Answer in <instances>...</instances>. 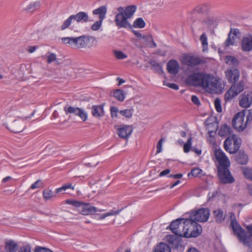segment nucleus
<instances>
[{
    "mask_svg": "<svg viewBox=\"0 0 252 252\" xmlns=\"http://www.w3.org/2000/svg\"><path fill=\"white\" fill-rule=\"evenodd\" d=\"M186 82L190 86L202 87L206 92L212 94L219 93L223 89L220 80L204 73L196 72L190 74Z\"/></svg>",
    "mask_w": 252,
    "mask_h": 252,
    "instance_id": "obj_1",
    "label": "nucleus"
},
{
    "mask_svg": "<svg viewBox=\"0 0 252 252\" xmlns=\"http://www.w3.org/2000/svg\"><path fill=\"white\" fill-rule=\"evenodd\" d=\"M230 214V227L239 241L245 246L251 247L252 243V225L246 226L248 231H246L239 224L236 219L235 215L231 212Z\"/></svg>",
    "mask_w": 252,
    "mask_h": 252,
    "instance_id": "obj_2",
    "label": "nucleus"
},
{
    "mask_svg": "<svg viewBox=\"0 0 252 252\" xmlns=\"http://www.w3.org/2000/svg\"><path fill=\"white\" fill-rule=\"evenodd\" d=\"M62 42L65 44H69L71 47L77 49L91 48L96 47L97 41L93 36L84 35L76 37H66L62 38Z\"/></svg>",
    "mask_w": 252,
    "mask_h": 252,
    "instance_id": "obj_3",
    "label": "nucleus"
},
{
    "mask_svg": "<svg viewBox=\"0 0 252 252\" xmlns=\"http://www.w3.org/2000/svg\"><path fill=\"white\" fill-rule=\"evenodd\" d=\"M136 10L135 5H129L126 7L120 6L117 8L118 13L116 15L115 22L119 28H131L128 19L131 18Z\"/></svg>",
    "mask_w": 252,
    "mask_h": 252,
    "instance_id": "obj_4",
    "label": "nucleus"
},
{
    "mask_svg": "<svg viewBox=\"0 0 252 252\" xmlns=\"http://www.w3.org/2000/svg\"><path fill=\"white\" fill-rule=\"evenodd\" d=\"M252 120L251 109L244 110L236 113L232 121L233 127L238 131H243L249 122Z\"/></svg>",
    "mask_w": 252,
    "mask_h": 252,
    "instance_id": "obj_5",
    "label": "nucleus"
},
{
    "mask_svg": "<svg viewBox=\"0 0 252 252\" xmlns=\"http://www.w3.org/2000/svg\"><path fill=\"white\" fill-rule=\"evenodd\" d=\"M241 144V139L236 135L233 134L228 137L224 141L225 150L231 154L236 153Z\"/></svg>",
    "mask_w": 252,
    "mask_h": 252,
    "instance_id": "obj_6",
    "label": "nucleus"
},
{
    "mask_svg": "<svg viewBox=\"0 0 252 252\" xmlns=\"http://www.w3.org/2000/svg\"><path fill=\"white\" fill-rule=\"evenodd\" d=\"M210 212L209 209L201 208L196 211L190 213L189 218L194 221L205 222L209 217Z\"/></svg>",
    "mask_w": 252,
    "mask_h": 252,
    "instance_id": "obj_7",
    "label": "nucleus"
},
{
    "mask_svg": "<svg viewBox=\"0 0 252 252\" xmlns=\"http://www.w3.org/2000/svg\"><path fill=\"white\" fill-rule=\"evenodd\" d=\"M233 83V84L225 94V99L227 100H231L244 90V83L243 81H241L237 83H235V82Z\"/></svg>",
    "mask_w": 252,
    "mask_h": 252,
    "instance_id": "obj_8",
    "label": "nucleus"
},
{
    "mask_svg": "<svg viewBox=\"0 0 252 252\" xmlns=\"http://www.w3.org/2000/svg\"><path fill=\"white\" fill-rule=\"evenodd\" d=\"M182 63L188 66L193 67L204 63V61L200 57L192 55H185L181 60Z\"/></svg>",
    "mask_w": 252,
    "mask_h": 252,
    "instance_id": "obj_9",
    "label": "nucleus"
},
{
    "mask_svg": "<svg viewBox=\"0 0 252 252\" xmlns=\"http://www.w3.org/2000/svg\"><path fill=\"white\" fill-rule=\"evenodd\" d=\"M216 159L218 162V169L229 167L230 161L225 153L220 149H216L215 151Z\"/></svg>",
    "mask_w": 252,
    "mask_h": 252,
    "instance_id": "obj_10",
    "label": "nucleus"
},
{
    "mask_svg": "<svg viewBox=\"0 0 252 252\" xmlns=\"http://www.w3.org/2000/svg\"><path fill=\"white\" fill-rule=\"evenodd\" d=\"M64 110L65 113L73 114L80 118L83 121H86L88 118V115L84 109L77 107L65 106L64 107Z\"/></svg>",
    "mask_w": 252,
    "mask_h": 252,
    "instance_id": "obj_11",
    "label": "nucleus"
},
{
    "mask_svg": "<svg viewBox=\"0 0 252 252\" xmlns=\"http://www.w3.org/2000/svg\"><path fill=\"white\" fill-rule=\"evenodd\" d=\"M218 177L223 184H231L234 182V179L231 175L228 167L218 169Z\"/></svg>",
    "mask_w": 252,
    "mask_h": 252,
    "instance_id": "obj_12",
    "label": "nucleus"
},
{
    "mask_svg": "<svg viewBox=\"0 0 252 252\" xmlns=\"http://www.w3.org/2000/svg\"><path fill=\"white\" fill-rule=\"evenodd\" d=\"M27 119V117L23 118L20 120H15L10 123L7 128L10 131L14 133H18L22 131L25 128L26 125L24 121Z\"/></svg>",
    "mask_w": 252,
    "mask_h": 252,
    "instance_id": "obj_13",
    "label": "nucleus"
},
{
    "mask_svg": "<svg viewBox=\"0 0 252 252\" xmlns=\"http://www.w3.org/2000/svg\"><path fill=\"white\" fill-rule=\"evenodd\" d=\"M137 46L139 47L144 48L147 46L151 48H156L157 44L153 40V38L150 34L143 35L142 38L136 40Z\"/></svg>",
    "mask_w": 252,
    "mask_h": 252,
    "instance_id": "obj_14",
    "label": "nucleus"
},
{
    "mask_svg": "<svg viewBox=\"0 0 252 252\" xmlns=\"http://www.w3.org/2000/svg\"><path fill=\"white\" fill-rule=\"evenodd\" d=\"M194 221L192 220L189 218V219H185L184 221L183 222L182 229L181 230V235L180 237H184L186 238H190L191 234V230L194 228L193 222Z\"/></svg>",
    "mask_w": 252,
    "mask_h": 252,
    "instance_id": "obj_15",
    "label": "nucleus"
},
{
    "mask_svg": "<svg viewBox=\"0 0 252 252\" xmlns=\"http://www.w3.org/2000/svg\"><path fill=\"white\" fill-rule=\"evenodd\" d=\"M184 219H178L171 222L170 225L167 227L169 228L172 232L177 236H180L181 235V229L182 228L183 222L184 221Z\"/></svg>",
    "mask_w": 252,
    "mask_h": 252,
    "instance_id": "obj_16",
    "label": "nucleus"
},
{
    "mask_svg": "<svg viewBox=\"0 0 252 252\" xmlns=\"http://www.w3.org/2000/svg\"><path fill=\"white\" fill-rule=\"evenodd\" d=\"M80 213L83 215H89L95 214L97 211L102 212L104 210H98L97 208L89 204L82 202L80 206Z\"/></svg>",
    "mask_w": 252,
    "mask_h": 252,
    "instance_id": "obj_17",
    "label": "nucleus"
},
{
    "mask_svg": "<svg viewBox=\"0 0 252 252\" xmlns=\"http://www.w3.org/2000/svg\"><path fill=\"white\" fill-rule=\"evenodd\" d=\"M166 241L172 249H179L183 246L181 239L176 236L167 235L166 237Z\"/></svg>",
    "mask_w": 252,
    "mask_h": 252,
    "instance_id": "obj_18",
    "label": "nucleus"
},
{
    "mask_svg": "<svg viewBox=\"0 0 252 252\" xmlns=\"http://www.w3.org/2000/svg\"><path fill=\"white\" fill-rule=\"evenodd\" d=\"M225 73L226 78L230 83L236 82L240 77L239 71L236 68L227 69Z\"/></svg>",
    "mask_w": 252,
    "mask_h": 252,
    "instance_id": "obj_19",
    "label": "nucleus"
},
{
    "mask_svg": "<svg viewBox=\"0 0 252 252\" xmlns=\"http://www.w3.org/2000/svg\"><path fill=\"white\" fill-rule=\"evenodd\" d=\"M241 48L244 52H249L252 50V35H245L241 41Z\"/></svg>",
    "mask_w": 252,
    "mask_h": 252,
    "instance_id": "obj_20",
    "label": "nucleus"
},
{
    "mask_svg": "<svg viewBox=\"0 0 252 252\" xmlns=\"http://www.w3.org/2000/svg\"><path fill=\"white\" fill-rule=\"evenodd\" d=\"M133 129L130 126H123L119 128L117 130V134L122 138L126 139L130 136Z\"/></svg>",
    "mask_w": 252,
    "mask_h": 252,
    "instance_id": "obj_21",
    "label": "nucleus"
},
{
    "mask_svg": "<svg viewBox=\"0 0 252 252\" xmlns=\"http://www.w3.org/2000/svg\"><path fill=\"white\" fill-rule=\"evenodd\" d=\"M179 63L175 60H171L167 63V70L170 74H176L179 71Z\"/></svg>",
    "mask_w": 252,
    "mask_h": 252,
    "instance_id": "obj_22",
    "label": "nucleus"
},
{
    "mask_svg": "<svg viewBox=\"0 0 252 252\" xmlns=\"http://www.w3.org/2000/svg\"><path fill=\"white\" fill-rule=\"evenodd\" d=\"M18 248V244L12 240H6L4 249L6 252H16Z\"/></svg>",
    "mask_w": 252,
    "mask_h": 252,
    "instance_id": "obj_23",
    "label": "nucleus"
},
{
    "mask_svg": "<svg viewBox=\"0 0 252 252\" xmlns=\"http://www.w3.org/2000/svg\"><path fill=\"white\" fill-rule=\"evenodd\" d=\"M252 103V96L250 94H243L241 96L239 104L243 107L247 108L251 106Z\"/></svg>",
    "mask_w": 252,
    "mask_h": 252,
    "instance_id": "obj_24",
    "label": "nucleus"
},
{
    "mask_svg": "<svg viewBox=\"0 0 252 252\" xmlns=\"http://www.w3.org/2000/svg\"><path fill=\"white\" fill-rule=\"evenodd\" d=\"M92 114L96 118L101 117L104 115L103 106L102 105H95L92 107Z\"/></svg>",
    "mask_w": 252,
    "mask_h": 252,
    "instance_id": "obj_25",
    "label": "nucleus"
},
{
    "mask_svg": "<svg viewBox=\"0 0 252 252\" xmlns=\"http://www.w3.org/2000/svg\"><path fill=\"white\" fill-rule=\"evenodd\" d=\"M215 221L219 223H222L224 221L225 218V215L224 214L223 211L221 209H217L213 212Z\"/></svg>",
    "mask_w": 252,
    "mask_h": 252,
    "instance_id": "obj_26",
    "label": "nucleus"
},
{
    "mask_svg": "<svg viewBox=\"0 0 252 252\" xmlns=\"http://www.w3.org/2000/svg\"><path fill=\"white\" fill-rule=\"evenodd\" d=\"M107 7L105 5H102L93 11V14L94 15H98L99 20L101 21H103L105 19Z\"/></svg>",
    "mask_w": 252,
    "mask_h": 252,
    "instance_id": "obj_27",
    "label": "nucleus"
},
{
    "mask_svg": "<svg viewBox=\"0 0 252 252\" xmlns=\"http://www.w3.org/2000/svg\"><path fill=\"white\" fill-rule=\"evenodd\" d=\"M72 16L74 20L76 21L78 23H86L89 20V16L85 12H80L76 14L72 15Z\"/></svg>",
    "mask_w": 252,
    "mask_h": 252,
    "instance_id": "obj_28",
    "label": "nucleus"
},
{
    "mask_svg": "<svg viewBox=\"0 0 252 252\" xmlns=\"http://www.w3.org/2000/svg\"><path fill=\"white\" fill-rule=\"evenodd\" d=\"M154 252H171V248L168 245L161 242L156 246Z\"/></svg>",
    "mask_w": 252,
    "mask_h": 252,
    "instance_id": "obj_29",
    "label": "nucleus"
},
{
    "mask_svg": "<svg viewBox=\"0 0 252 252\" xmlns=\"http://www.w3.org/2000/svg\"><path fill=\"white\" fill-rule=\"evenodd\" d=\"M231 132V128L227 125H222L219 130V135L220 136H226L230 135Z\"/></svg>",
    "mask_w": 252,
    "mask_h": 252,
    "instance_id": "obj_30",
    "label": "nucleus"
},
{
    "mask_svg": "<svg viewBox=\"0 0 252 252\" xmlns=\"http://www.w3.org/2000/svg\"><path fill=\"white\" fill-rule=\"evenodd\" d=\"M193 224L194 225V228L192 229V230H191V234L189 236H191V237H196L201 234L202 228L201 226L196 221H194Z\"/></svg>",
    "mask_w": 252,
    "mask_h": 252,
    "instance_id": "obj_31",
    "label": "nucleus"
},
{
    "mask_svg": "<svg viewBox=\"0 0 252 252\" xmlns=\"http://www.w3.org/2000/svg\"><path fill=\"white\" fill-rule=\"evenodd\" d=\"M236 161L241 164H245L248 162V158L244 153L240 152L236 157Z\"/></svg>",
    "mask_w": 252,
    "mask_h": 252,
    "instance_id": "obj_32",
    "label": "nucleus"
},
{
    "mask_svg": "<svg viewBox=\"0 0 252 252\" xmlns=\"http://www.w3.org/2000/svg\"><path fill=\"white\" fill-rule=\"evenodd\" d=\"M113 96L119 101H123L125 99V94L124 92L120 90L117 89L113 92Z\"/></svg>",
    "mask_w": 252,
    "mask_h": 252,
    "instance_id": "obj_33",
    "label": "nucleus"
},
{
    "mask_svg": "<svg viewBox=\"0 0 252 252\" xmlns=\"http://www.w3.org/2000/svg\"><path fill=\"white\" fill-rule=\"evenodd\" d=\"M209 6L207 4H202L197 5L194 11L200 13H205L209 9Z\"/></svg>",
    "mask_w": 252,
    "mask_h": 252,
    "instance_id": "obj_34",
    "label": "nucleus"
},
{
    "mask_svg": "<svg viewBox=\"0 0 252 252\" xmlns=\"http://www.w3.org/2000/svg\"><path fill=\"white\" fill-rule=\"evenodd\" d=\"M200 41L203 47V51H205L208 49V44L207 42V36L205 33H203L200 37Z\"/></svg>",
    "mask_w": 252,
    "mask_h": 252,
    "instance_id": "obj_35",
    "label": "nucleus"
},
{
    "mask_svg": "<svg viewBox=\"0 0 252 252\" xmlns=\"http://www.w3.org/2000/svg\"><path fill=\"white\" fill-rule=\"evenodd\" d=\"M236 41V37L235 36H232V30L230 31L228 34V36L224 42L225 46L229 47L233 45Z\"/></svg>",
    "mask_w": 252,
    "mask_h": 252,
    "instance_id": "obj_36",
    "label": "nucleus"
},
{
    "mask_svg": "<svg viewBox=\"0 0 252 252\" xmlns=\"http://www.w3.org/2000/svg\"><path fill=\"white\" fill-rule=\"evenodd\" d=\"M150 64L153 68V69L156 71L160 73L162 72L163 70L162 69V67L159 63H157L156 61L154 60H152L149 62Z\"/></svg>",
    "mask_w": 252,
    "mask_h": 252,
    "instance_id": "obj_37",
    "label": "nucleus"
},
{
    "mask_svg": "<svg viewBox=\"0 0 252 252\" xmlns=\"http://www.w3.org/2000/svg\"><path fill=\"white\" fill-rule=\"evenodd\" d=\"M73 20H74V19L71 15L63 22V24L61 27V29L63 31L68 28L71 25Z\"/></svg>",
    "mask_w": 252,
    "mask_h": 252,
    "instance_id": "obj_38",
    "label": "nucleus"
},
{
    "mask_svg": "<svg viewBox=\"0 0 252 252\" xmlns=\"http://www.w3.org/2000/svg\"><path fill=\"white\" fill-rule=\"evenodd\" d=\"M145 26V23L142 18H138L134 22L133 27L135 28H143Z\"/></svg>",
    "mask_w": 252,
    "mask_h": 252,
    "instance_id": "obj_39",
    "label": "nucleus"
},
{
    "mask_svg": "<svg viewBox=\"0 0 252 252\" xmlns=\"http://www.w3.org/2000/svg\"><path fill=\"white\" fill-rule=\"evenodd\" d=\"M207 141L212 145H215L216 142L215 132L213 131H209L207 134Z\"/></svg>",
    "mask_w": 252,
    "mask_h": 252,
    "instance_id": "obj_40",
    "label": "nucleus"
},
{
    "mask_svg": "<svg viewBox=\"0 0 252 252\" xmlns=\"http://www.w3.org/2000/svg\"><path fill=\"white\" fill-rule=\"evenodd\" d=\"M243 173L245 177L249 180H252V171L251 169L247 167H243L242 168Z\"/></svg>",
    "mask_w": 252,
    "mask_h": 252,
    "instance_id": "obj_41",
    "label": "nucleus"
},
{
    "mask_svg": "<svg viewBox=\"0 0 252 252\" xmlns=\"http://www.w3.org/2000/svg\"><path fill=\"white\" fill-rule=\"evenodd\" d=\"M133 110L130 109H125L123 110L120 111L119 113L123 116L127 118H130L132 116Z\"/></svg>",
    "mask_w": 252,
    "mask_h": 252,
    "instance_id": "obj_42",
    "label": "nucleus"
},
{
    "mask_svg": "<svg viewBox=\"0 0 252 252\" xmlns=\"http://www.w3.org/2000/svg\"><path fill=\"white\" fill-rule=\"evenodd\" d=\"M43 198L46 200H49L53 197V192L49 189H45L43 191Z\"/></svg>",
    "mask_w": 252,
    "mask_h": 252,
    "instance_id": "obj_43",
    "label": "nucleus"
},
{
    "mask_svg": "<svg viewBox=\"0 0 252 252\" xmlns=\"http://www.w3.org/2000/svg\"><path fill=\"white\" fill-rule=\"evenodd\" d=\"M45 56L47 59V62L48 63H52L57 59L56 55L53 53L48 52Z\"/></svg>",
    "mask_w": 252,
    "mask_h": 252,
    "instance_id": "obj_44",
    "label": "nucleus"
},
{
    "mask_svg": "<svg viewBox=\"0 0 252 252\" xmlns=\"http://www.w3.org/2000/svg\"><path fill=\"white\" fill-rule=\"evenodd\" d=\"M192 138L189 137L188 138L187 142L184 145V151L185 153H188L190 150L191 145Z\"/></svg>",
    "mask_w": 252,
    "mask_h": 252,
    "instance_id": "obj_45",
    "label": "nucleus"
},
{
    "mask_svg": "<svg viewBox=\"0 0 252 252\" xmlns=\"http://www.w3.org/2000/svg\"><path fill=\"white\" fill-rule=\"evenodd\" d=\"M226 63L229 64L236 65L238 63V61L237 59L232 56L226 57Z\"/></svg>",
    "mask_w": 252,
    "mask_h": 252,
    "instance_id": "obj_46",
    "label": "nucleus"
},
{
    "mask_svg": "<svg viewBox=\"0 0 252 252\" xmlns=\"http://www.w3.org/2000/svg\"><path fill=\"white\" fill-rule=\"evenodd\" d=\"M114 54L118 60H123L127 58V55L120 51L114 50Z\"/></svg>",
    "mask_w": 252,
    "mask_h": 252,
    "instance_id": "obj_47",
    "label": "nucleus"
},
{
    "mask_svg": "<svg viewBox=\"0 0 252 252\" xmlns=\"http://www.w3.org/2000/svg\"><path fill=\"white\" fill-rule=\"evenodd\" d=\"M68 189H71L72 190H74V188L73 187L71 186V184L67 183L66 184L63 185L62 187L56 189V192L57 193H59L62 192L63 191H64Z\"/></svg>",
    "mask_w": 252,
    "mask_h": 252,
    "instance_id": "obj_48",
    "label": "nucleus"
},
{
    "mask_svg": "<svg viewBox=\"0 0 252 252\" xmlns=\"http://www.w3.org/2000/svg\"><path fill=\"white\" fill-rule=\"evenodd\" d=\"M39 1H36L33 3L31 4L27 7V10L33 11L40 7Z\"/></svg>",
    "mask_w": 252,
    "mask_h": 252,
    "instance_id": "obj_49",
    "label": "nucleus"
},
{
    "mask_svg": "<svg viewBox=\"0 0 252 252\" xmlns=\"http://www.w3.org/2000/svg\"><path fill=\"white\" fill-rule=\"evenodd\" d=\"M215 108L218 112H221L222 108L221 106V101L220 98H216L214 101Z\"/></svg>",
    "mask_w": 252,
    "mask_h": 252,
    "instance_id": "obj_50",
    "label": "nucleus"
},
{
    "mask_svg": "<svg viewBox=\"0 0 252 252\" xmlns=\"http://www.w3.org/2000/svg\"><path fill=\"white\" fill-rule=\"evenodd\" d=\"M103 21L100 20L94 22L92 26L91 29L93 31H96L101 28Z\"/></svg>",
    "mask_w": 252,
    "mask_h": 252,
    "instance_id": "obj_51",
    "label": "nucleus"
},
{
    "mask_svg": "<svg viewBox=\"0 0 252 252\" xmlns=\"http://www.w3.org/2000/svg\"><path fill=\"white\" fill-rule=\"evenodd\" d=\"M43 186V183L42 182V181L38 180L31 185L30 189H35L39 188L40 187H42Z\"/></svg>",
    "mask_w": 252,
    "mask_h": 252,
    "instance_id": "obj_52",
    "label": "nucleus"
},
{
    "mask_svg": "<svg viewBox=\"0 0 252 252\" xmlns=\"http://www.w3.org/2000/svg\"><path fill=\"white\" fill-rule=\"evenodd\" d=\"M65 201L67 204L73 205L76 207H80L82 204V202L77 201L75 200H66Z\"/></svg>",
    "mask_w": 252,
    "mask_h": 252,
    "instance_id": "obj_53",
    "label": "nucleus"
},
{
    "mask_svg": "<svg viewBox=\"0 0 252 252\" xmlns=\"http://www.w3.org/2000/svg\"><path fill=\"white\" fill-rule=\"evenodd\" d=\"M204 23L209 28L213 26L215 23V20L213 18L209 17L204 21Z\"/></svg>",
    "mask_w": 252,
    "mask_h": 252,
    "instance_id": "obj_54",
    "label": "nucleus"
},
{
    "mask_svg": "<svg viewBox=\"0 0 252 252\" xmlns=\"http://www.w3.org/2000/svg\"><path fill=\"white\" fill-rule=\"evenodd\" d=\"M111 115L112 118H116L117 117V113L119 112L118 108L116 107H112L110 108Z\"/></svg>",
    "mask_w": 252,
    "mask_h": 252,
    "instance_id": "obj_55",
    "label": "nucleus"
},
{
    "mask_svg": "<svg viewBox=\"0 0 252 252\" xmlns=\"http://www.w3.org/2000/svg\"><path fill=\"white\" fill-rule=\"evenodd\" d=\"M122 210V209H120V210H117L112 209L111 211H110L109 212H108L105 214L106 215L107 217H109V216H116V215H118L121 212Z\"/></svg>",
    "mask_w": 252,
    "mask_h": 252,
    "instance_id": "obj_56",
    "label": "nucleus"
},
{
    "mask_svg": "<svg viewBox=\"0 0 252 252\" xmlns=\"http://www.w3.org/2000/svg\"><path fill=\"white\" fill-rule=\"evenodd\" d=\"M34 252H53L51 250L49 249L37 247L34 250Z\"/></svg>",
    "mask_w": 252,
    "mask_h": 252,
    "instance_id": "obj_57",
    "label": "nucleus"
},
{
    "mask_svg": "<svg viewBox=\"0 0 252 252\" xmlns=\"http://www.w3.org/2000/svg\"><path fill=\"white\" fill-rule=\"evenodd\" d=\"M164 140V139L163 138H161L158 141V142L157 144V153H159L161 152L162 142H163Z\"/></svg>",
    "mask_w": 252,
    "mask_h": 252,
    "instance_id": "obj_58",
    "label": "nucleus"
},
{
    "mask_svg": "<svg viewBox=\"0 0 252 252\" xmlns=\"http://www.w3.org/2000/svg\"><path fill=\"white\" fill-rule=\"evenodd\" d=\"M163 84L175 90H178L179 89V86L175 83H168L164 81Z\"/></svg>",
    "mask_w": 252,
    "mask_h": 252,
    "instance_id": "obj_59",
    "label": "nucleus"
},
{
    "mask_svg": "<svg viewBox=\"0 0 252 252\" xmlns=\"http://www.w3.org/2000/svg\"><path fill=\"white\" fill-rule=\"evenodd\" d=\"M18 252H32L31 247L29 246H23L20 248Z\"/></svg>",
    "mask_w": 252,
    "mask_h": 252,
    "instance_id": "obj_60",
    "label": "nucleus"
},
{
    "mask_svg": "<svg viewBox=\"0 0 252 252\" xmlns=\"http://www.w3.org/2000/svg\"><path fill=\"white\" fill-rule=\"evenodd\" d=\"M191 101L195 105H199L200 104L199 99L196 95H192L191 96Z\"/></svg>",
    "mask_w": 252,
    "mask_h": 252,
    "instance_id": "obj_61",
    "label": "nucleus"
},
{
    "mask_svg": "<svg viewBox=\"0 0 252 252\" xmlns=\"http://www.w3.org/2000/svg\"><path fill=\"white\" fill-rule=\"evenodd\" d=\"M201 171V170H200V169L195 168L191 170V173L193 176H196L200 173Z\"/></svg>",
    "mask_w": 252,
    "mask_h": 252,
    "instance_id": "obj_62",
    "label": "nucleus"
},
{
    "mask_svg": "<svg viewBox=\"0 0 252 252\" xmlns=\"http://www.w3.org/2000/svg\"><path fill=\"white\" fill-rule=\"evenodd\" d=\"M37 48V46H29L28 49V51L30 53H32L35 51L36 49Z\"/></svg>",
    "mask_w": 252,
    "mask_h": 252,
    "instance_id": "obj_63",
    "label": "nucleus"
},
{
    "mask_svg": "<svg viewBox=\"0 0 252 252\" xmlns=\"http://www.w3.org/2000/svg\"><path fill=\"white\" fill-rule=\"evenodd\" d=\"M231 30H232V36H235V37H236L238 34H240L239 30L237 29H231Z\"/></svg>",
    "mask_w": 252,
    "mask_h": 252,
    "instance_id": "obj_64",
    "label": "nucleus"
}]
</instances>
